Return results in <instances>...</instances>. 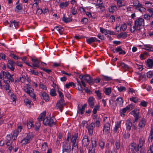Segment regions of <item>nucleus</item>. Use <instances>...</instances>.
Masks as SVG:
<instances>
[{"mask_svg": "<svg viewBox=\"0 0 153 153\" xmlns=\"http://www.w3.org/2000/svg\"><path fill=\"white\" fill-rule=\"evenodd\" d=\"M144 19L139 17L136 19L134 22V25L130 28L131 32L134 33L136 30H140L144 26Z\"/></svg>", "mask_w": 153, "mask_h": 153, "instance_id": "nucleus-1", "label": "nucleus"}, {"mask_svg": "<svg viewBox=\"0 0 153 153\" xmlns=\"http://www.w3.org/2000/svg\"><path fill=\"white\" fill-rule=\"evenodd\" d=\"M56 120L54 118L46 117L43 120V123L45 126H53L55 124Z\"/></svg>", "mask_w": 153, "mask_h": 153, "instance_id": "nucleus-2", "label": "nucleus"}, {"mask_svg": "<svg viewBox=\"0 0 153 153\" xmlns=\"http://www.w3.org/2000/svg\"><path fill=\"white\" fill-rule=\"evenodd\" d=\"M78 136L77 133L73 135L71 138V141L72 143V149L74 150L75 152H76L78 150V147L77 146L78 142Z\"/></svg>", "mask_w": 153, "mask_h": 153, "instance_id": "nucleus-3", "label": "nucleus"}, {"mask_svg": "<svg viewBox=\"0 0 153 153\" xmlns=\"http://www.w3.org/2000/svg\"><path fill=\"white\" fill-rule=\"evenodd\" d=\"M24 91L33 99H35V95L33 93L34 89L30 87L28 84H27L24 87Z\"/></svg>", "mask_w": 153, "mask_h": 153, "instance_id": "nucleus-4", "label": "nucleus"}, {"mask_svg": "<svg viewBox=\"0 0 153 153\" xmlns=\"http://www.w3.org/2000/svg\"><path fill=\"white\" fill-rule=\"evenodd\" d=\"M71 146L68 143H65L62 146V153H70Z\"/></svg>", "mask_w": 153, "mask_h": 153, "instance_id": "nucleus-5", "label": "nucleus"}, {"mask_svg": "<svg viewBox=\"0 0 153 153\" xmlns=\"http://www.w3.org/2000/svg\"><path fill=\"white\" fill-rule=\"evenodd\" d=\"M138 146L135 143H132L129 146L130 152H138L139 151Z\"/></svg>", "mask_w": 153, "mask_h": 153, "instance_id": "nucleus-6", "label": "nucleus"}, {"mask_svg": "<svg viewBox=\"0 0 153 153\" xmlns=\"http://www.w3.org/2000/svg\"><path fill=\"white\" fill-rule=\"evenodd\" d=\"M82 145L84 147H87L90 143V141L88 139V136L85 135L83 137L82 140Z\"/></svg>", "mask_w": 153, "mask_h": 153, "instance_id": "nucleus-7", "label": "nucleus"}, {"mask_svg": "<svg viewBox=\"0 0 153 153\" xmlns=\"http://www.w3.org/2000/svg\"><path fill=\"white\" fill-rule=\"evenodd\" d=\"M95 127V124L94 123H91L89 125L86 126L87 128L89 134L91 135H92L93 133V129Z\"/></svg>", "mask_w": 153, "mask_h": 153, "instance_id": "nucleus-8", "label": "nucleus"}, {"mask_svg": "<svg viewBox=\"0 0 153 153\" xmlns=\"http://www.w3.org/2000/svg\"><path fill=\"white\" fill-rule=\"evenodd\" d=\"M110 125L108 123H105L104 126L103 132L105 134H108L110 130Z\"/></svg>", "mask_w": 153, "mask_h": 153, "instance_id": "nucleus-9", "label": "nucleus"}, {"mask_svg": "<svg viewBox=\"0 0 153 153\" xmlns=\"http://www.w3.org/2000/svg\"><path fill=\"white\" fill-rule=\"evenodd\" d=\"M84 80H85L90 84H92L93 83V80L88 75L86 74L84 75Z\"/></svg>", "mask_w": 153, "mask_h": 153, "instance_id": "nucleus-10", "label": "nucleus"}, {"mask_svg": "<svg viewBox=\"0 0 153 153\" xmlns=\"http://www.w3.org/2000/svg\"><path fill=\"white\" fill-rule=\"evenodd\" d=\"M132 115L135 117V121H137L138 118L139 110L138 109H135L132 111Z\"/></svg>", "mask_w": 153, "mask_h": 153, "instance_id": "nucleus-11", "label": "nucleus"}, {"mask_svg": "<svg viewBox=\"0 0 153 153\" xmlns=\"http://www.w3.org/2000/svg\"><path fill=\"white\" fill-rule=\"evenodd\" d=\"M100 32L105 35H107V34L112 35L114 33L113 32L111 31L108 30H106L102 27H100Z\"/></svg>", "mask_w": 153, "mask_h": 153, "instance_id": "nucleus-12", "label": "nucleus"}, {"mask_svg": "<svg viewBox=\"0 0 153 153\" xmlns=\"http://www.w3.org/2000/svg\"><path fill=\"white\" fill-rule=\"evenodd\" d=\"M132 123L130 119L127 120L126 122V130L128 131H130L132 126Z\"/></svg>", "mask_w": 153, "mask_h": 153, "instance_id": "nucleus-13", "label": "nucleus"}, {"mask_svg": "<svg viewBox=\"0 0 153 153\" xmlns=\"http://www.w3.org/2000/svg\"><path fill=\"white\" fill-rule=\"evenodd\" d=\"M55 32L57 33H58L61 34L64 30V28L61 26H56L54 27Z\"/></svg>", "mask_w": 153, "mask_h": 153, "instance_id": "nucleus-14", "label": "nucleus"}, {"mask_svg": "<svg viewBox=\"0 0 153 153\" xmlns=\"http://www.w3.org/2000/svg\"><path fill=\"white\" fill-rule=\"evenodd\" d=\"M14 62L12 60H9L7 63V67L11 71H13L14 68L13 67V65Z\"/></svg>", "mask_w": 153, "mask_h": 153, "instance_id": "nucleus-15", "label": "nucleus"}, {"mask_svg": "<svg viewBox=\"0 0 153 153\" xmlns=\"http://www.w3.org/2000/svg\"><path fill=\"white\" fill-rule=\"evenodd\" d=\"M33 134L31 132H29L26 134V135L25 137L26 139L30 142L32 140L33 138Z\"/></svg>", "mask_w": 153, "mask_h": 153, "instance_id": "nucleus-16", "label": "nucleus"}, {"mask_svg": "<svg viewBox=\"0 0 153 153\" xmlns=\"http://www.w3.org/2000/svg\"><path fill=\"white\" fill-rule=\"evenodd\" d=\"M145 141V138L143 137H140L139 140V143L138 144V146L140 148H141L143 146Z\"/></svg>", "mask_w": 153, "mask_h": 153, "instance_id": "nucleus-17", "label": "nucleus"}, {"mask_svg": "<svg viewBox=\"0 0 153 153\" xmlns=\"http://www.w3.org/2000/svg\"><path fill=\"white\" fill-rule=\"evenodd\" d=\"M31 60L32 61L33 63V67H35L37 68H39V62L37 59H32Z\"/></svg>", "mask_w": 153, "mask_h": 153, "instance_id": "nucleus-18", "label": "nucleus"}, {"mask_svg": "<svg viewBox=\"0 0 153 153\" xmlns=\"http://www.w3.org/2000/svg\"><path fill=\"white\" fill-rule=\"evenodd\" d=\"M97 40V39L94 37H91L89 38H87L86 39V41L88 44H91L92 42H96Z\"/></svg>", "mask_w": 153, "mask_h": 153, "instance_id": "nucleus-19", "label": "nucleus"}, {"mask_svg": "<svg viewBox=\"0 0 153 153\" xmlns=\"http://www.w3.org/2000/svg\"><path fill=\"white\" fill-rule=\"evenodd\" d=\"M95 5L98 7L100 9H102L104 7L103 4L101 0H97Z\"/></svg>", "mask_w": 153, "mask_h": 153, "instance_id": "nucleus-20", "label": "nucleus"}, {"mask_svg": "<svg viewBox=\"0 0 153 153\" xmlns=\"http://www.w3.org/2000/svg\"><path fill=\"white\" fill-rule=\"evenodd\" d=\"M146 121L144 119H142L139 122L138 126L141 128H144L145 126Z\"/></svg>", "mask_w": 153, "mask_h": 153, "instance_id": "nucleus-21", "label": "nucleus"}, {"mask_svg": "<svg viewBox=\"0 0 153 153\" xmlns=\"http://www.w3.org/2000/svg\"><path fill=\"white\" fill-rule=\"evenodd\" d=\"M94 99L93 97H90L88 99V102L91 108H93L94 105Z\"/></svg>", "mask_w": 153, "mask_h": 153, "instance_id": "nucleus-22", "label": "nucleus"}, {"mask_svg": "<svg viewBox=\"0 0 153 153\" xmlns=\"http://www.w3.org/2000/svg\"><path fill=\"white\" fill-rule=\"evenodd\" d=\"M149 12L152 13L150 14V15L147 14L144 15V18L145 19L149 20L151 17H153V10H149Z\"/></svg>", "mask_w": 153, "mask_h": 153, "instance_id": "nucleus-23", "label": "nucleus"}, {"mask_svg": "<svg viewBox=\"0 0 153 153\" xmlns=\"http://www.w3.org/2000/svg\"><path fill=\"white\" fill-rule=\"evenodd\" d=\"M133 5L137 8H143L142 5L139 3V1L137 0H135L134 1Z\"/></svg>", "mask_w": 153, "mask_h": 153, "instance_id": "nucleus-24", "label": "nucleus"}, {"mask_svg": "<svg viewBox=\"0 0 153 153\" xmlns=\"http://www.w3.org/2000/svg\"><path fill=\"white\" fill-rule=\"evenodd\" d=\"M18 133L17 130H15L12 133V138L13 140H15L17 138Z\"/></svg>", "mask_w": 153, "mask_h": 153, "instance_id": "nucleus-25", "label": "nucleus"}, {"mask_svg": "<svg viewBox=\"0 0 153 153\" xmlns=\"http://www.w3.org/2000/svg\"><path fill=\"white\" fill-rule=\"evenodd\" d=\"M127 36V34L126 32L121 33H119L117 36V37L118 39L122 38L125 39Z\"/></svg>", "mask_w": 153, "mask_h": 153, "instance_id": "nucleus-26", "label": "nucleus"}, {"mask_svg": "<svg viewBox=\"0 0 153 153\" xmlns=\"http://www.w3.org/2000/svg\"><path fill=\"white\" fill-rule=\"evenodd\" d=\"M116 101H117L116 103L118 104L120 106H122L123 105V102L121 97L117 98L116 100Z\"/></svg>", "mask_w": 153, "mask_h": 153, "instance_id": "nucleus-27", "label": "nucleus"}, {"mask_svg": "<svg viewBox=\"0 0 153 153\" xmlns=\"http://www.w3.org/2000/svg\"><path fill=\"white\" fill-rule=\"evenodd\" d=\"M13 25L16 28L18 27H19V22L15 20L11 22L9 27H13Z\"/></svg>", "mask_w": 153, "mask_h": 153, "instance_id": "nucleus-28", "label": "nucleus"}, {"mask_svg": "<svg viewBox=\"0 0 153 153\" xmlns=\"http://www.w3.org/2000/svg\"><path fill=\"white\" fill-rule=\"evenodd\" d=\"M115 51L117 52H118L119 54H126V52L123 51L120 47H118L115 49Z\"/></svg>", "mask_w": 153, "mask_h": 153, "instance_id": "nucleus-29", "label": "nucleus"}, {"mask_svg": "<svg viewBox=\"0 0 153 153\" xmlns=\"http://www.w3.org/2000/svg\"><path fill=\"white\" fill-rule=\"evenodd\" d=\"M6 139L7 140V142L6 143V145L7 146H10L12 143L10 135L8 134L7 135L6 137Z\"/></svg>", "mask_w": 153, "mask_h": 153, "instance_id": "nucleus-30", "label": "nucleus"}, {"mask_svg": "<svg viewBox=\"0 0 153 153\" xmlns=\"http://www.w3.org/2000/svg\"><path fill=\"white\" fill-rule=\"evenodd\" d=\"M144 46L145 47L144 49L147 51H153V47L150 45H144Z\"/></svg>", "mask_w": 153, "mask_h": 153, "instance_id": "nucleus-31", "label": "nucleus"}, {"mask_svg": "<svg viewBox=\"0 0 153 153\" xmlns=\"http://www.w3.org/2000/svg\"><path fill=\"white\" fill-rule=\"evenodd\" d=\"M65 105V104H62L57 102L56 108V109H59L62 112V108Z\"/></svg>", "mask_w": 153, "mask_h": 153, "instance_id": "nucleus-32", "label": "nucleus"}, {"mask_svg": "<svg viewBox=\"0 0 153 153\" xmlns=\"http://www.w3.org/2000/svg\"><path fill=\"white\" fill-rule=\"evenodd\" d=\"M42 96L43 99L46 101L49 100V98L48 94L46 93L43 92L42 94Z\"/></svg>", "mask_w": 153, "mask_h": 153, "instance_id": "nucleus-33", "label": "nucleus"}, {"mask_svg": "<svg viewBox=\"0 0 153 153\" xmlns=\"http://www.w3.org/2000/svg\"><path fill=\"white\" fill-rule=\"evenodd\" d=\"M147 66L150 68H152L153 66V61L150 59H148L147 61Z\"/></svg>", "mask_w": 153, "mask_h": 153, "instance_id": "nucleus-34", "label": "nucleus"}, {"mask_svg": "<svg viewBox=\"0 0 153 153\" xmlns=\"http://www.w3.org/2000/svg\"><path fill=\"white\" fill-rule=\"evenodd\" d=\"M62 20L65 23H67L71 21V19L70 18H66L65 15L64 14Z\"/></svg>", "mask_w": 153, "mask_h": 153, "instance_id": "nucleus-35", "label": "nucleus"}, {"mask_svg": "<svg viewBox=\"0 0 153 153\" xmlns=\"http://www.w3.org/2000/svg\"><path fill=\"white\" fill-rule=\"evenodd\" d=\"M45 115L46 112H43V113H41L38 118L39 121H42V119L45 117Z\"/></svg>", "mask_w": 153, "mask_h": 153, "instance_id": "nucleus-36", "label": "nucleus"}, {"mask_svg": "<svg viewBox=\"0 0 153 153\" xmlns=\"http://www.w3.org/2000/svg\"><path fill=\"white\" fill-rule=\"evenodd\" d=\"M68 5V2L65 1L64 2L61 3L59 4V7L61 9H64Z\"/></svg>", "mask_w": 153, "mask_h": 153, "instance_id": "nucleus-37", "label": "nucleus"}, {"mask_svg": "<svg viewBox=\"0 0 153 153\" xmlns=\"http://www.w3.org/2000/svg\"><path fill=\"white\" fill-rule=\"evenodd\" d=\"M2 75L4 78L8 79L9 78V76H10L11 74L9 72L3 71L2 72Z\"/></svg>", "mask_w": 153, "mask_h": 153, "instance_id": "nucleus-38", "label": "nucleus"}, {"mask_svg": "<svg viewBox=\"0 0 153 153\" xmlns=\"http://www.w3.org/2000/svg\"><path fill=\"white\" fill-rule=\"evenodd\" d=\"M153 139V127L152 128L150 134L149 136L148 140L149 142H152Z\"/></svg>", "mask_w": 153, "mask_h": 153, "instance_id": "nucleus-39", "label": "nucleus"}, {"mask_svg": "<svg viewBox=\"0 0 153 153\" xmlns=\"http://www.w3.org/2000/svg\"><path fill=\"white\" fill-rule=\"evenodd\" d=\"M27 126L28 129H30L34 127V126H33L32 122L31 121L27 122Z\"/></svg>", "mask_w": 153, "mask_h": 153, "instance_id": "nucleus-40", "label": "nucleus"}, {"mask_svg": "<svg viewBox=\"0 0 153 153\" xmlns=\"http://www.w3.org/2000/svg\"><path fill=\"white\" fill-rule=\"evenodd\" d=\"M130 105H128L126 107L123 109L122 110H121L120 111V114H121L122 113H125L127 110H128L130 109Z\"/></svg>", "mask_w": 153, "mask_h": 153, "instance_id": "nucleus-41", "label": "nucleus"}, {"mask_svg": "<svg viewBox=\"0 0 153 153\" xmlns=\"http://www.w3.org/2000/svg\"><path fill=\"white\" fill-rule=\"evenodd\" d=\"M117 4L119 7L124 6V0H118L117 1Z\"/></svg>", "mask_w": 153, "mask_h": 153, "instance_id": "nucleus-42", "label": "nucleus"}, {"mask_svg": "<svg viewBox=\"0 0 153 153\" xmlns=\"http://www.w3.org/2000/svg\"><path fill=\"white\" fill-rule=\"evenodd\" d=\"M104 92L107 95H109L111 92V88H105L104 89Z\"/></svg>", "mask_w": 153, "mask_h": 153, "instance_id": "nucleus-43", "label": "nucleus"}, {"mask_svg": "<svg viewBox=\"0 0 153 153\" xmlns=\"http://www.w3.org/2000/svg\"><path fill=\"white\" fill-rule=\"evenodd\" d=\"M24 102L26 105L29 107L31 104V101L28 98H26L24 100Z\"/></svg>", "mask_w": 153, "mask_h": 153, "instance_id": "nucleus-44", "label": "nucleus"}, {"mask_svg": "<svg viewBox=\"0 0 153 153\" xmlns=\"http://www.w3.org/2000/svg\"><path fill=\"white\" fill-rule=\"evenodd\" d=\"M20 143L22 144V145H25L30 143L29 141L26 139L25 137L20 142Z\"/></svg>", "mask_w": 153, "mask_h": 153, "instance_id": "nucleus-45", "label": "nucleus"}, {"mask_svg": "<svg viewBox=\"0 0 153 153\" xmlns=\"http://www.w3.org/2000/svg\"><path fill=\"white\" fill-rule=\"evenodd\" d=\"M73 86L74 87H75V84L73 82H71L65 84L66 88H68L70 87Z\"/></svg>", "mask_w": 153, "mask_h": 153, "instance_id": "nucleus-46", "label": "nucleus"}, {"mask_svg": "<svg viewBox=\"0 0 153 153\" xmlns=\"http://www.w3.org/2000/svg\"><path fill=\"white\" fill-rule=\"evenodd\" d=\"M120 66L121 67L125 69H128L129 68V66L123 62H121L120 63Z\"/></svg>", "mask_w": 153, "mask_h": 153, "instance_id": "nucleus-47", "label": "nucleus"}, {"mask_svg": "<svg viewBox=\"0 0 153 153\" xmlns=\"http://www.w3.org/2000/svg\"><path fill=\"white\" fill-rule=\"evenodd\" d=\"M41 124L39 123H36L35 125L34 126V127H33L34 128V129L36 131H37L40 126Z\"/></svg>", "mask_w": 153, "mask_h": 153, "instance_id": "nucleus-48", "label": "nucleus"}, {"mask_svg": "<svg viewBox=\"0 0 153 153\" xmlns=\"http://www.w3.org/2000/svg\"><path fill=\"white\" fill-rule=\"evenodd\" d=\"M120 126V124L118 123L115 126V127L114 129V131L115 133H116L117 131L118 128Z\"/></svg>", "mask_w": 153, "mask_h": 153, "instance_id": "nucleus-49", "label": "nucleus"}, {"mask_svg": "<svg viewBox=\"0 0 153 153\" xmlns=\"http://www.w3.org/2000/svg\"><path fill=\"white\" fill-rule=\"evenodd\" d=\"M48 148L47 143L46 142H44L42 144V149L43 150H46Z\"/></svg>", "mask_w": 153, "mask_h": 153, "instance_id": "nucleus-50", "label": "nucleus"}, {"mask_svg": "<svg viewBox=\"0 0 153 153\" xmlns=\"http://www.w3.org/2000/svg\"><path fill=\"white\" fill-rule=\"evenodd\" d=\"M126 28L127 25L125 23L122 24L121 27L120 28V29H121L123 31L126 30Z\"/></svg>", "mask_w": 153, "mask_h": 153, "instance_id": "nucleus-51", "label": "nucleus"}, {"mask_svg": "<svg viewBox=\"0 0 153 153\" xmlns=\"http://www.w3.org/2000/svg\"><path fill=\"white\" fill-rule=\"evenodd\" d=\"M145 77V74H139V80L141 81V80H144Z\"/></svg>", "mask_w": 153, "mask_h": 153, "instance_id": "nucleus-52", "label": "nucleus"}, {"mask_svg": "<svg viewBox=\"0 0 153 153\" xmlns=\"http://www.w3.org/2000/svg\"><path fill=\"white\" fill-rule=\"evenodd\" d=\"M39 87L40 88L43 90H46L47 89L46 86L42 83H40L39 84Z\"/></svg>", "mask_w": 153, "mask_h": 153, "instance_id": "nucleus-53", "label": "nucleus"}, {"mask_svg": "<svg viewBox=\"0 0 153 153\" xmlns=\"http://www.w3.org/2000/svg\"><path fill=\"white\" fill-rule=\"evenodd\" d=\"M145 6L148 8H150L152 7V4L149 1H148L145 3Z\"/></svg>", "mask_w": 153, "mask_h": 153, "instance_id": "nucleus-54", "label": "nucleus"}, {"mask_svg": "<svg viewBox=\"0 0 153 153\" xmlns=\"http://www.w3.org/2000/svg\"><path fill=\"white\" fill-rule=\"evenodd\" d=\"M153 75V72L152 71H149L147 72L146 73V76L148 78H151Z\"/></svg>", "mask_w": 153, "mask_h": 153, "instance_id": "nucleus-55", "label": "nucleus"}, {"mask_svg": "<svg viewBox=\"0 0 153 153\" xmlns=\"http://www.w3.org/2000/svg\"><path fill=\"white\" fill-rule=\"evenodd\" d=\"M50 94L52 96H55L56 95V91L54 89H52L50 90Z\"/></svg>", "mask_w": 153, "mask_h": 153, "instance_id": "nucleus-56", "label": "nucleus"}, {"mask_svg": "<svg viewBox=\"0 0 153 153\" xmlns=\"http://www.w3.org/2000/svg\"><path fill=\"white\" fill-rule=\"evenodd\" d=\"M99 106L98 105H96L94 108L92 112L94 114H95L97 112V111L99 109Z\"/></svg>", "mask_w": 153, "mask_h": 153, "instance_id": "nucleus-57", "label": "nucleus"}, {"mask_svg": "<svg viewBox=\"0 0 153 153\" xmlns=\"http://www.w3.org/2000/svg\"><path fill=\"white\" fill-rule=\"evenodd\" d=\"M118 90L119 92H122L126 91L125 88L123 86H120V87H118Z\"/></svg>", "mask_w": 153, "mask_h": 153, "instance_id": "nucleus-58", "label": "nucleus"}, {"mask_svg": "<svg viewBox=\"0 0 153 153\" xmlns=\"http://www.w3.org/2000/svg\"><path fill=\"white\" fill-rule=\"evenodd\" d=\"M102 79L104 80L110 81L112 79L110 77L105 76H103V78Z\"/></svg>", "mask_w": 153, "mask_h": 153, "instance_id": "nucleus-59", "label": "nucleus"}, {"mask_svg": "<svg viewBox=\"0 0 153 153\" xmlns=\"http://www.w3.org/2000/svg\"><path fill=\"white\" fill-rule=\"evenodd\" d=\"M95 93L99 99H101L102 98L101 94L99 91H96Z\"/></svg>", "mask_w": 153, "mask_h": 153, "instance_id": "nucleus-60", "label": "nucleus"}, {"mask_svg": "<svg viewBox=\"0 0 153 153\" xmlns=\"http://www.w3.org/2000/svg\"><path fill=\"white\" fill-rule=\"evenodd\" d=\"M147 153H153V145L150 146L149 149L148 150Z\"/></svg>", "mask_w": 153, "mask_h": 153, "instance_id": "nucleus-61", "label": "nucleus"}, {"mask_svg": "<svg viewBox=\"0 0 153 153\" xmlns=\"http://www.w3.org/2000/svg\"><path fill=\"white\" fill-rule=\"evenodd\" d=\"M85 110L84 108H81L79 109L78 112L80 113L81 114H83Z\"/></svg>", "mask_w": 153, "mask_h": 153, "instance_id": "nucleus-62", "label": "nucleus"}, {"mask_svg": "<svg viewBox=\"0 0 153 153\" xmlns=\"http://www.w3.org/2000/svg\"><path fill=\"white\" fill-rule=\"evenodd\" d=\"M116 148L117 149H119L120 147V143L119 141H117L115 143Z\"/></svg>", "mask_w": 153, "mask_h": 153, "instance_id": "nucleus-63", "label": "nucleus"}, {"mask_svg": "<svg viewBox=\"0 0 153 153\" xmlns=\"http://www.w3.org/2000/svg\"><path fill=\"white\" fill-rule=\"evenodd\" d=\"M88 19L86 18H84L81 20V22L84 24H86L88 22Z\"/></svg>", "mask_w": 153, "mask_h": 153, "instance_id": "nucleus-64", "label": "nucleus"}]
</instances>
